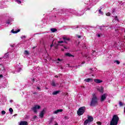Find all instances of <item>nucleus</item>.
<instances>
[{"instance_id":"38","label":"nucleus","mask_w":125,"mask_h":125,"mask_svg":"<svg viewBox=\"0 0 125 125\" xmlns=\"http://www.w3.org/2000/svg\"><path fill=\"white\" fill-rule=\"evenodd\" d=\"M63 47H64V48H65V49H68V47H67L65 46H64Z\"/></svg>"},{"instance_id":"17","label":"nucleus","mask_w":125,"mask_h":125,"mask_svg":"<svg viewBox=\"0 0 125 125\" xmlns=\"http://www.w3.org/2000/svg\"><path fill=\"white\" fill-rule=\"evenodd\" d=\"M51 31L52 32V33H55V32H57V29L51 28Z\"/></svg>"},{"instance_id":"10","label":"nucleus","mask_w":125,"mask_h":125,"mask_svg":"<svg viewBox=\"0 0 125 125\" xmlns=\"http://www.w3.org/2000/svg\"><path fill=\"white\" fill-rule=\"evenodd\" d=\"M60 112H63V109H57V110H55V111H54L53 114H58V113Z\"/></svg>"},{"instance_id":"9","label":"nucleus","mask_w":125,"mask_h":125,"mask_svg":"<svg viewBox=\"0 0 125 125\" xmlns=\"http://www.w3.org/2000/svg\"><path fill=\"white\" fill-rule=\"evenodd\" d=\"M56 83V81L55 80H52L51 83V85L54 87L56 86V85H58L59 84L57 83Z\"/></svg>"},{"instance_id":"16","label":"nucleus","mask_w":125,"mask_h":125,"mask_svg":"<svg viewBox=\"0 0 125 125\" xmlns=\"http://www.w3.org/2000/svg\"><path fill=\"white\" fill-rule=\"evenodd\" d=\"M60 92V90H58V91H55L52 93V95H57V94H58V93H59Z\"/></svg>"},{"instance_id":"4","label":"nucleus","mask_w":125,"mask_h":125,"mask_svg":"<svg viewBox=\"0 0 125 125\" xmlns=\"http://www.w3.org/2000/svg\"><path fill=\"white\" fill-rule=\"evenodd\" d=\"M91 122H93V117L88 116V119L84 122V125H86L88 123H91Z\"/></svg>"},{"instance_id":"1","label":"nucleus","mask_w":125,"mask_h":125,"mask_svg":"<svg viewBox=\"0 0 125 125\" xmlns=\"http://www.w3.org/2000/svg\"><path fill=\"white\" fill-rule=\"evenodd\" d=\"M92 95L90 106H91V107H95V106L98 105V98L95 95V94H93Z\"/></svg>"},{"instance_id":"32","label":"nucleus","mask_w":125,"mask_h":125,"mask_svg":"<svg viewBox=\"0 0 125 125\" xmlns=\"http://www.w3.org/2000/svg\"><path fill=\"white\" fill-rule=\"evenodd\" d=\"M77 38H78V39H81V38H82V36L78 35V36H77Z\"/></svg>"},{"instance_id":"7","label":"nucleus","mask_w":125,"mask_h":125,"mask_svg":"<svg viewBox=\"0 0 125 125\" xmlns=\"http://www.w3.org/2000/svg\"><path fill=\"white\" fill-rule=\"evenodd\" d=\"M106 99V94H104L103 95H102L101 98V102H103L104 100Z\"/></svg>"},{"instance_id":"26","label":"nucleus","mask_w":125,"mask_h":125,"mask_svg":"<svg viewBox=\"0 0 125 125\" xmlns=\"http://www.w3.org/2000/svg\"><path fill=\"white\" fill-rule=\"evenodd\" d=\"M99 13H100V14H103V12L101 11V9L99 10Z\"/></svg>"},{"instance_id":"30","label":"nucleus","mask_w":125,"mask_h":125,"mask_svg":"<svg viewBox=\"0 0 125 125\" xmlns=\"http://www.w3.org/2000/svg\"><path fill=\"white\" fill-rule=\"evenodd\" d=\"M115 20H117V21H119V19H118V17L117 16H115Z\"/></svg>"},{"instance_id":"31","label":"nucleus","mask_w":125,"mask_h":125,"mask_svg":"<svg viewBox=\"0 0 125 125\" xmlns=\"http://www.w3.org/2000/svg\"><path fill=\"white\" fill-rule=\"evenodd\" d=\"M6 23L8 24V25H9V24H10V21L8 20V21H7Z\"/></svg>"},{"instance_id":"47","label":"nucleus","mask_w":125,"mask_h":125,"mask_svg":"<svg viewBox=\"0 0 125 125\" xmlns=\"http://www.w3.org/2000/svg\"><path fill=\"white\" fill-rule=\"evenodd\" d=\"M32 82H33V83H34V82H35V79H32Z\"/></svg>"},{"instance_id":"3","label":"nucleus","mask_w":125,"mask_h":125,"mask_svg":"<svg viewBox=\"0 0 125 125\" xmlns=\"http://www.w3.org/2000/svg\"><path fill=\"white\" fill-rule=\"evenodd\" d=\"M85 112V106H82L80 107L77 111V115L78 116H82V115H83L84 112Z\"/></svg>"},{"instance_id":"54","label":"nucleus","mask_w":125,"mask_h":125,"mask_svg":"<svg viewBox=\"0 0 125 125\" xmlns=\"http://www.w3.org/2000/svg\"><path fill=\"white\" fill-rule=\"evenodd\" d=\"M76 28H79V26H77V27Z\"/></svg>"},{"instance_id":"56","label":"nucleus","mask_w":125,"mask_h":125,"mask_svg":"<svg viewBox=\"0 0 125 125\" xmlns=\"http://www.w3.org/2000/svg\"><path fill=\"white\" fill-rule=\"evenodd\" d=\"M35 48V47H33V49Z\"/></svg>"},{"instance_id":"27","label":"nucleus","mask_w":125,"mask_h":125,"mask_svg":"<svg viewBox=\"0 0 125 125\" xmlns=\"http://www.w3.org/2000/svg\"><path fill=\"white\" fill-rule=\"evenodd\" d=\"M58 61H59L60 62H62V61H63V60L58 58Z\"/></svg>"},{"instance_id":"50","label":"nucleus","mask_w":125,"mask_h":125,"mask_svg":"<svg viewBox=\"0 0 125 125\" xmlns=\"http://www.w3.org/2000/svg\"><path fill=\"white\" fill-rule=\"evenodd\" d=\"M10 102H13V100H10Z\"/></svg>"},{"instance_id":"5","label":"nucleus","mask_w":125,"mask_h":125,"mask_svg":"<svg viewBox=\"0 0 125 125\" xmlns=\"http://www.w3.org/2000/svg\"><path fill=\"white\" fill-rule=\"evenodd\" d=\"M37 109H41V106L36 105L31 108V110H32L34 113L38 112V111L37 110Z\"/></svg>"},{"instance_id":"12","label":"nucleus","mask_w":125,"mask_h":125,"mask_svg":"<svg viewBox=\"0 0 125 125\" xmlns=\"http://www.w3.org/2000/svg\"><path fill=\"white\" fill-rule=\"evenodd\" d=\"M65 56L68 57H75L74 55L71 54L70 53H65Z\"/></svg>"},{"instance_id":"19","label":"nucleus","mask_w":125,"mask_h":125,"mask_svg":"<svg viewBox=\"0 0 125 125\" xmlns=\"http://www.w3.org/2000/svg\"><path fill=\"white\" fill-rule=\"evenodd\" d=\"M114 63H116V64H117V65H119V64H120V63H121V62L118 60H115V61H114Z\"/></svg>"},{"instance_id":"22","label":"nucleus","mask_w":125,"mask_h":125,"mask_svg":"<svg viewBox=\"0 0 125 125\" xmlns=\"http://www.w3.org/2000/svg\"><path fill=\"white\" fill-rule=\"evenodd\" d=\"M9 111L10 113H11V114H12V112H13V109H12V108H10L9 109Z\"/></svg>"},{"instance_id":"35","label":"nucleus","mask_w":125,"mask_h":125,"mask_svg":"<svg viewBox=\"0 0 125 125\" xmlns=\"http://www.w3.org/2000/svg\"><path fill=\"white\" fill-rule=\"evenodd\" d=\"M37 116H34V117H33V119L35 120V119H37Z\"/></svg>"},{"instance_id":"18","label":"nucleus","mask_w":125,"mask_h":125,"mask_svg":"<svg viewBox=\"0 0 125 125\" xmlns=\"http://www.w3.org/2000/svg\"><path fill=\"white\" fill-rule=\"evenodd\" d=\"M62 39L63 40H64V41H68V42L70 41V38H68L66 37H63Z\"/></svg>"},{"instance_id":"39","label":"nucleus","mask_w":125,"mask_h":125,"mask_svg":"<svg viewBox=\"0 0 125 125\" xmlns=\"http://www.w3.org/2000/svg\"><path fill=\"white\" fill-rule=\"evenodd\" d=\"M97 36L98 37V38H100V34H98Z\"/></svg>"},{"instance_id":"36","label":"nucleus","mask_w":125,"mask_h":125,"mask_svg":"<svg viewBox=\"0 0 125 125\" xmlns=\"http://www.w3.org/2000/svg\"><path fill=\"white\" fill-rule=\"evenodd\" d=\"M82 64H85V61H83L82 62Z\"/></svg>"},{"instance_id":"24","label":"nucleus","mask_w":125,"mask_h":125,"mask_svg":"<svg viewBox=\"0 0 125 125\" xmlns=\"http://www.w3.org/2000/svg\"><path fill=\"white\" fill-rule=\"evenodd\" d=\"M16 1L17 2H18V3L20 4L21 3V0H16Z\"/></svg>"},{"instance_id":"45","label":"nucleus","mask_w":125,"mask_h":125,"mask_svg":"<svg viewBox=\"0 0 125 125\" xmlns=\"http://www.w3.org/2000/svg\"><path fill=\"white\" fill-rule=\"evenodd\" d=\"M84 57H85V58H86V57H87V56H86V55H85L84 56Z\"/></svg>"},{"instance_id":"53","label":"nucleus","mask_w":125,"mask_h":125,"mask_svg":"<svg viewBox=\"0 0 125 125\" xmlns=\"http://www.w3.org/2000/svg\"><path fill=\"white\" fill-rule=\"evenodd\" d=\"M90 70H92V68H90Z\"/></svg>"},{"instance_id":"25","label":"nucleus","mask_w":125,"mask_h":125,"mask_svg":"<svg viewBox=\"0 0 125 125\" xmlns=\"http://www.w3.org/2000/svg\"><path fill=\"white\" fill-rule=\"evenodd\" d=\"M5 111H4V110H2V111H1V114H2V115H5Z\"/></svg>"},{"instance_id":"49","label":"nucleus","mask_w":125,"mask_h":125,"mask_svg":"<svg viewBox=\"0 0 125 125\" xmlns=\"http://www.w3.org/2000/svg\"><path fill=\"white\" fill-rule=\"evenodd\" d=\"M64 42H65V43H67V41H66V40H64Z\"/></svg>"},{"instance_id":"34","label":"nucleus","mask_w":125,"mask_h":125,"mask_svg":"<svg viewBox=\"0 0 125 125\" xmlns=\"http://www.w3.org/2000/svg\"><path fill=\"white\" fill-rule=\"evenodd\" d=\"M0 78H3V75H2V74L0 75Z\"/></svg>"},{"instance_id":"21","label":"nucleus","mask_w":125,"mask_h":125,"mask_svg":"<svg viewBox=\"0 0 125 125\" xmlns=\"http://www.w3.org/2000/svg\"><path fill=\"white\" fill-rule=\"evenodd\" d=\"M119 105L121 107H122V106H124V104L122 102L120 101L119 102Z\"/></svg>"},{"instance_id":"52","label":"nucleus","mask_w":125,"mask_h":125,"mask_svg":"<svg viewBox=\"0 0 125 125\" xmlns=\"http://www.w3.org/2000/svg\"><path fill=\"white\" fill-rule=\"evenodd\" d=\"M11 46L12 47H13V45H11Z\"/></svg>"},{"instance_id":"23","label":"nucleus","mask_w":125,"mask_h":125,"mask_svg":"<svg viewBox=\"0 0 125 125\" xmlns=\"http://www.w3.org/2000/svg\"><path fill=\"white\" fill-rule=\"evenodd\" d=\"M96 124H97V125H102V123H101V122H99V121L97 122H96Z\"/></svg>"},{"instance_id":"46","label":"nucleus","mask_w":125,"mask_h":125,"mask_svg":"<svg viewBox=\"0 0 125 125\" xmlns=\"http://www.w3.org/2000/svg\"><path fill=\"white\" fill-rule=\"evenodd\" d=\"M87 59H88V60H90V58L88 57V58H87Z\"/></svg>"},{"instance_id":"41","label":"nucleus","mask_w":125,"mask_h":125,"mask_svg":"<svg viewBox=\"0 0 125 125\" xmlns=\"http://www.w3.org/2000/svg\"><path fill=\"white\" fill-rule=\"evenodd\" d=\"M58 76H59V77H60V76H62V74H59L58 75Z\"/></svg>"},{"instance_id":"55","label":"nucleus","mask_w":125,"mask_h":125,"mask_svg":"<svg viewBox=\"0 0 125 125\" xmlns=\"http://www.w3.org/2000/svg\"><path fill=\"white\" fill-rule=\"evenodd\" d=\"M93 52H95V51H94L93 52Z\"/></svg>"},{"instance_id":"33","label":"nucleus","mask_w":125,"mask_h":125,"mask_svg":"<svg viewBox=\"0 0 125 125\" xmlns=\"http://www.w3.org/2000/svg\"><path fill=\"white\" fill-rule=\"evenodd\" d=\"M5 57H8V53H7L5 55Z\"/></svg>"},{"instance_id":"29","label":"nucleus","mask_w":125,"mask_h":125,"mask_svg":"<svg viewBox=\"0 0 125 125\" xmlns=\"http://www.w3.org/2000/svg\"><path fill=\"white\" fill-rule=\"evenodd\" d=\"M111 16V13L108 12L106 14V16Z\"/></svg>"},{"instance_id":"6","label":"nucleus","mask_w":125,"mask_h":125,"mask_svg":"<svg viewBox=\"0 0 125 125\" xmlns=\"http://www.w3.org/2000/svg\"><path fill=\"white\" fill-rule=\"evenodd\" d=\"M94 82L96 83H103V81L100 79H94Z\"/></svg>"},{"instance_id":"2","label":"nucleus","mask_w":125,"mask_h":125,"mask_svg":"<svg viewBox=\"0 0 125 125\" xmlns=\"http://www.w3.org/2000/svg\"><path fill=\"white\" fill-rule=\"evenodd\" d=\"M119 120L120 118L117 115H113L110 122V125H118V123L119 122Z\"/></svg>"},{"instance_id":"13","label":"nucleus","mask_w":125,"mask_h":125,"mask_svg":"<svg viewBox=\"0 0 125 125\" xmlns=\"http://www.w3.org/2000/svg\"><path fill=\"white\" fill-rule=\"evenodd\" d=\"M98 91H100L101 93H103V91L104 90V88L103 87H101L100 88H99L97 89Z\"/></svg>"},{"instance_id":"57","label":"nucleus","mask_w":125,"mask_h":125,"mask_svg":"<svg viewBox=\"0 0 125 125\" xmlns=\"http://www.w3.org/2000/svg\"><path fill=\"white\" fill-rule=\"evenodd\" d=\"M83 88H84V86H83Z\"/></svg>"},{"instance_id":"40","label":"nucleus","mask_w":125,"mask_h":125,"mask_svg":"<svg viewBox=\"0 0 125 125\" xmlns=\"http://www.w3.org/2000/svg\"><path fill=\"white\" fill-rule=\"evenodd\" d=\"M58 77H59V75L58 76H57V75L55 76V78H58Z\"/></svg>"},{"instance_id":"37","label":"nucleus","mask_w":125,"mask_h":125,"mask_svg":"<svg viewBox=\"0 0 125 125\" xmlns=\"http://www.w3.org/2000/svg\"><path fill=\"white\" fill-rule=\"evenodd\" d=\"M37 89H39V90H41V87H37Z\"/></svg>"},{"instance_id":"44","label":"nucleus","mask_w":125,"mask_h":125,"mask_svg":"<svg viewBox=\"0 0 125 125\" xmlns=\"http://www.w3.org/2000/svg\"><path fill=\"white\" fill-rule=\"evenodd\" d=\"M52 46H53V44H52L50 45V47H52Z\"/></svg>"},{"instance_id":"14","label":"nucleus","mask_w":125,"mask_h":125,"mask_svg":"<svg viewBox=\"0 0 125 125\" xmlns=\"http://www.w3.org/2000/svg\"><path fill=\"white\" fill-rule=\"evenodd\" d=\"M11 32L13 34H17V33H19V32H20V29H18L16 31H14V29H12Z\"/></svg>"},{"instance_id":"51","label":"nucleus","mask_w":125,"mask_h":125,"mask_svg":"<svg viewBox=\"0 0 125 125\" xmlns=\"http://www.w3.org/2000/svg\"><path fill=\"white\" fill-rule=\"evenodd\" d=\"M33 94H37V93L36 92H34V93H33Z\"/></svg>"},{"instance_id":"8","label":"nucleus","mask_w":125,"mask_h":125,"mask_svg":"<svg viewBox=\"0 0 125 125\" xmlns=\"http://www.w3.org/2000/svg\"><path fill=\"white\" fill-rule=\"evenodd\" d=\"M19 125H29V123L27 121H21Z\"/></svg>"},{"instance_id":"48","label":"nucleus","mask_w":125,"mask_h":125,"mask_svg":"<svg viewBox=\"0 0 125 125\" xmlns=\"http://www.w3.org/2000/svg\"><path fill=\"white\" fill-rule=\"evenodd\" d=\"M26 38V36H22V38Z\"/></svg>"},{"instance_id":"11","label":"nucleus","mask_w":125,"mask_h":125,"mask_svg":"<svg viewBox=\"0 0 125 125\" xmlns=\"http://www.w3.org/2000/svg\"><path fill=\"white\" fill-rule=\"evenodd\" d=\"M44 115V109H43L42 111L40 114V117L41 118H43V116Z\"/></svg>"},{"instance_id":"43","label":"nucleus","mask_w":125,"mask_h":125,"mask_svg":"<svg viewBox=\"0 0 125 125\" xmlns=\"http://www.w3.org/2000/svg\"><path fill=\"white\" fill-rule=\"evenodd\" d=\"M100 29L101 30V31H102V30H103L102 27H100Z\"/></svg>"},{"instance_id":"42","label":"nucleus","mask_w":125,"mask_h":125,"mask_svg":"<svg viewBox=\"0 0 125 125\" xmlns=\"http://www.w3.org/2000/svg\"><path fill=\"white\" fill-rule=\"evenodd\" d=\"M64 119H68V117L65 116V117H64Z\"/></svg>"},{"instance_id":"20","label":"nucleus","mask_w":125,"mask_h":125,"mask_svg":"<svg viewBox=\"0 0 125 125\" xmlns=\"http://www.w3.org/2000/svg\"><path fill=\"white\" fill-rule=\"evenodd\" d=\"M24 53L25 55H29V52L27 50L24 51Z\"/></svg>"},{"instance_id":"15","label":"nucleus","mask_w":125,"mask_h":125,"mask_svg":"<svg viewBox=\"0 0 125 125\" xmlns=\"http://www.w3.org/2000/svg\"><path fill=\"white\" fill-rule=\"evenodd\" d=\"M93 80L91 78H87L84 80V81L86 82V83H89V82H91Z\"/></svg>"},{"instance_id":"28","label":"nucleus","mask_w":125,"mask_h":125,"mask_svg":"<svg viewBox=\"0 0 125 125\" xmlns=\"http://www.w3.org/2000/svg\"><path fill=\"white\" fill-rule=\"evenodd\" d=\"M63 42H64L62 41H60L58 42V43H63Z\"/></svg>"}]
</instances>
